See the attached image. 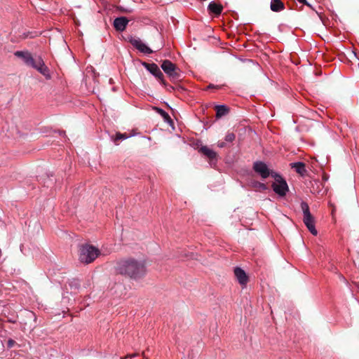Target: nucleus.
I'll return each instance as SVG.
<instances>
[{
	"label": "nucleus",
	"mask_w": 359,
	"mask_h": 359,
	"mask_svg": "<svg viewBox=\"0 0 359 359\" xmlns=\"http://www.w3.org/2000/svg\"><path fill=\"white\" fill-rule=\"evenodd\" d=\"M236 138L235 135L233 133H228L225 136V141L228 142H232Z\"/></svg>",
	"instance_id": "obj_21"
},
{
	"label": "nucleus",
	"mask_w": 359,
	"mask_h": 359,
	"mask_svg": "<svg viewBox=\"0 0 359 359\" xmlns=\"http://www.w3.org/2000/svg\"><path fill=\"white\" fill-rule=\"evenodd\" d=\"M156 111L163 117L165 121H171L169 114L162 109L156 108Z\"/></svg>",
	"instance_id": "obj_19"
},
{
	"label": "nucleus",
	"mask_w": 359,
	"mask_h": 359,
	"mask_svg": "<svg viewBox=\"0 0 359 359\" xmlns=\"http://www.w3.org/2000/svg\"><path fill=\"white\" fill-rule=\"evenodd\" d=\"M234 275L238 280V283L242 286H245L248 281V277L243 269L240 267L234 269Z\"/></svg>",
	"instance_id": "obj_12"
},
{
	"label": "nucleus",
	"mask_w": 359,
	"mask_h": 359,
	"mask_svg": "<svg viewBox=\"0 0 359 359\" xmlns=\"http://www.w3.org/2000/svg\"><path fill=\"white\" fill-rule=\"evenodd\" d=\"M291 168H294L295 171L301 175H304L306 172L305 164L302 162H295L290 164Z\"/></svg>",
	"instance_id": "obj_17"
},
{
	"label": "nucleus",
	"mask_w": 359,
	"mask_h": 359,
	"mask_svg": "<svg viewBox=\"0 0 359 359\" xmlns=\"http://www.w3.org/2000/svg\"><path fill=\"white\" fill-rule=\"evenodd\" d=\"M161 69L168 76L172 81H176L180 79V69L171 61L164 60L161 64Z\"/></svg>",
	"instance_id": "obj_5"
},
{
	"label": "nucleus",
	"mask_w": 359,
	"mask_h": 359,
	"mask_svg": "<svg viewBox=\"0 0 359 359\" xmlns=\"http://www.w3.org/2000/svg\"><path fill=\"white\" fill-rule=\"evenodd\" d=\"M301 208L303 212V221L309 231L314 236L318 233L315 227L314 217L311 215L309 207L307 203L302 201L301 203Z\"/></svg>",
	"instance_id": "obj_3"
},
{
	"label": "nucleus",
	"mask_w": 359,
	"mask_h": 359,
	"mask_svg": "<svg viewBox=\"0 0 359 359\" xmlns=\"http://www.w3.org/2000/svg\"><path fill=\"white\" fill-rule=\"evenodd\" d=\"M271 176L275 179V182L272 184L273 191L280 197L285 196L289 191L286 181L276 172H272Z\"/></svg>",
	"instance_id": "obj_4"
},
{
	"label": "nucleus",
	"mask_w": 359,
	"mask_h": 359,
	"mask_svg": "<svg viewBox=\"0 0 359 359\" xmlns=\"http://www.w3.org/2000/svg\"><path fill=\"white\" fill-rule=\"evenodd\" d=\"M228 108L225 105H217L216 106V116L220 118L228 113Z\"/></svg>",
	"instance_id": "obj_18"
},
{
	"label": "nucleus",
	"mask_w": 359,
	"mask_h": 359,
	"mask_svg": "<svg viewBox=\"0 0 359 359\" xmlns=\"http://www.w3.org/2000/svg\"><path fill=\"white\" fill-rule=\"evenodd\" d=\"M199 152L208 158L210 161L217 160V154L207 146H202L199 148Z\"/></svg>",
	"instance_id": "obj_14"
},
{
	"label": "nucleus",
	"mask_w": 359,
	"mask_h": 359,
	"mask_svg": "<svg viewBox=\"0 0 359 359\" xmlns=\"http://www.w3.org/2000/svg\"><path fill=\"white\" fill-rule=\"evenodd\" d=\"M214 87H215V86H214V85H212V84H210V85L207 87V88H208V89H210V88H214Z\"/></svg>",
	"instance_id": "obj_26"
},
{
	"label": "nucleus",
	"mask_w": 359,
	"mask_h": 359,
	"mask_svg": "<svg viewBox=\"0 0 359 359\" xmlns=\"http://www.w3.org/2000/svg\"><path fill=\"white\" fill-rule=\"evenodd\" d=\"M15 344H16V342L13 339H9L7 341V346H8V348H11L13 347Z\"/></svg>",
	"instance_id": "obj_23"
},
{
	"label": "nucleus",
	"mask_w": 359,
	"mask_h": 359,
	"mask_svg": "<svg viewBox=\"0 0 359 359\" xmlns=\"http://www.w3.org/2000/svg\"><path fill=\"white\" fill-rule=\"evenodd\" d=\"M130 43L137 48L140 52L144 54H151L153 50L149 48L144 43H143L140 39H131L130 40Z\"/></svg>",
	"instance_id": "obj_10"
},
{
	"label": "nucleus",
	"mask_w": 359,
	"mask_h": 359,
	"mask_svg": "<svg viewBox=\"0 0 359 359\" xmlns=\"http://www.w3.org/2000/svg\"><path fill=\"white\" fill-rule=\"evenodd\" d=\"M32 67L36 69L39 72H40L43 76H45L46 79H50L51 76L50 74L49 69L45 65L43 59L41 57H38L37 58H36V61Z\"/></svg>",
	"instance_id": "obj_8"
},
{
	"label": "nucleus",
	"mask_w": 359,
	"mask_h": 359,
	"mask_svg": "<svg viewBox=\"0 0 359 359\" xmlns=\"http://www.w3.org/2000/svg\"><path fill=\"white\" fill-rule=\"evenodd\" d=\"M217 146L219 147V148H223L226 146V143L223 141H219L217 142Z\"/></svg>",
	"instance_id": "obj_24"
},
{
	"label": "nucleus",
	"mask_w": 359,
	"mask_h": 359,
	"mask_svg": "<svg viewBox=\"0 0 359 359\" xmlns=\"http://www.w3.org/2000/svg\"><path fill=\"white\" fill-rule=\"evenodd\" d=\"M255 187H257V188H259L262 190H266L267 189V187L265 184L262 183V182H257L255 184Z\"/></svg>",
	"instance_id": "obj_22"
},
{
	"label": "nucleus",
	"mask_w": 359,
	"mask_h": 359,
	"mask_svg": "<svg viewBox=\"0 0 359 359\" xmlns=\"http://www.w3.org/2000/svg\"><path fill=\"white\" fill-rule=\"evenodd\" d=\"M142 65L145 67V69L147 71H149L152 75H154L161 82V84L164 86L166 85L165 81L164 80L163 74L156 64H149L147 62H143Z\"/></svg>",
	"instance_id": "obj_6"
},
{
	"label": "nucleus",
	"mask_w": 359,
	"mask_h": 359,
	"mask_svg": "<svg viewBox=\"0 0 359 359\" xmlns=\"http://www.w3.org/2000/svg\"><path fill=\"white\" fill-rule=\"evenodd\" d=\"M299 3L304 4L309 7H311V6L307 2L306 0H297Z\"/></svg>",
	"instance_id": "obj_25"
},
{
	"label": "nucleus",
	"mask_w": 359,
	"mask_h": 359,
	"mask_svg": "<svg viewBox=\"0 0 359 359\" xmlns=\"http://www.w3.org/2000/svg\"><path fill=\"white\" fill-rule=\"evenodd\" d=\"M254 170L263 179L267 178L272 172H270L267 165L262 161H256L253 165Z\"/></svg>",
	"instance_id": "obj_9"
},
{
	"label": "nucleus",
	"mask_w": 359,
	"mask_h": 359,
	"mask_svg": "<svg viewBox=\"0 0 359 359\" xmlns=\"http://www.w3.org/2000/svg\"><path fill=\"white\" fill-rule=\"evenodd\" d=\"M270 8L273 12H280L285 9V5L281 0H271Z\"/></svg>",
	"instance_id": "obj_16"
},
{
	"label": "nucleus",
	"mask_w": 359,
	"mask_h": 359,
	"mask_svg": "<svg viewBox=\"0 0 359 359\" xmlns=\"http://www.w3.org/2000/svg\"><path fill=\"white\" fill-rule=\"evenodd\" d=\"M14 55L16 57L21 58L24 61L25 64L29 67H32L36 61V58H33L32 54L28 51L18 50L15 52Z\"/></svg>",
	"instance_id": "obj_11"
},
{
	"label": "nucleus",
	"mask_w": 359,
	"mask_h": 359,
	"mask_svg": "<svg viewBox=\"0 0 359 359\" xmlns=\"http://www.w3.org/2000/svg\"><path fill=\"white\" fill-rule=\"evenodd\" d=\"M128 20L126 17H118L114 20V28L119 32H123L126 28Z\"/></svg>",
	"instance_id": "obj_13"
},
{
	"label": "nucleus",
	"mask_w": 359,
	"mask_h": 359,
	"mask_svg": "<svg viewBox=\"0 0 359 359\" xmlns=\"http://www.w3.org/2000/svg\"><path fill=\"white\" fill-rule=\"evenodd\" d=\"M208 9L210 13H214L216 15H219L222 12L223 7L222 5L218 4L215 1H211L208 6Z\"/></svg>",
	"instance_id": "obj_15"
},
{
	"label": "nucleus",
	"mask_w": 359,
	"mask_h": 359,
	"mask_svg": "<svg viewBox=\"0 0 359 359\" xmlns=\"http://www.w3.org/2000/svg\"><path fill=\"white\" fill-rule=\"evenodd\" d=\"M115 271L118 274L135 280L142 278L147 272L144 262L138 261L133 258L118 261L115 266Z\"/></svg>",
	"instance_id": "obj_1"
},
{
	"label": "nucleus",
	"mask_w": 359,
	"mask_h": 359,
	"mask_svg": "<svg viewBox=\"0 0 359 359\" xmlns=\"http://www.w3.org/2000/svg\"><path fill=\"white\" fill-rule=\"evenodd\" d=\"M100 255L98 248L90 245H83L79 249V260L82 263L90 264L93 262Z\"/></svg>",
	"instance_id": "obj_2"
},
{
	"label": "nucleus",
	"mask_w": 359,
	"mask_h": 359,
	"mask_svg": "<svg viewBox=\"0 0 359 359\" xmlns=\"http://www.w3.org/2000/svg\"><path fill=\"white\" fill-rule=\"evenodd\" d=\"M32 67L36 69L39 72H40L43 76H45L46 79H50L51 76L50 74L49 69L45 65L43 59L41 57H38L37 58H36V61Z\"/></svg>",
	"instance_id": "obj_7"
},
{
	"label": "nucleus",
	"mask_w": 359,
	"mask_h": 359,
	"mask_svg": "<svg viewBox=\"0 0 359 359\" xmlns=\"http://www.w3.org/2000/svg\"><path fill=\"white\" fill-rule=\"evenodd\" d=\"M130 137V136L126 135V133L122 134V133H118L116 135V137L114 139V142L115 144H118L117 141L121 140H126Z\"/></svg>",
	"instance_id": "obj_20"
}]
</instances>
